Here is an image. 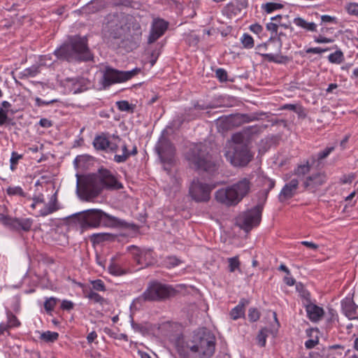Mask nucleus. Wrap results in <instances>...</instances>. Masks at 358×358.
Listing matches in <instances>:
<instances>
[{
    "label": "nucleus",
    "mask_w": 358,
    "mask_h": 358,
    "mask_svg": "<svg viewBox=\"0 0 358 358\" xmlns=\"http://www.w3.org/2000/svg\"><path fill=\"white\" fill-rule=\"evenodd\" d=\"M327 50V49H322L321 48H310L306 50L307 53L320 54Z\"/></svg>",
    "instance_id": "bf43d9fd"
},
{
    "label": "nucleus",
    "mask_w": 358,
    "mask_h": 358,
    "mask_svg": "<svg viewBox=\"0 0 358 358\" xmlns=\"http://www.w3.org/2000/svg\"><path fill=\"white\" fill-rule=\"evenodd\" d=\"M252 187L251 180L242 178L231 185L217 190L215 197L217 202L226 206H234L250 194Z\"/></svg>",
    "instance_id": "20e7f679"
},
{
    "label": "nucleus",
    "mask_w": 358,
    "mask_h": 358,
    "mask_svg": "<svg viewBox=\"0 0 358 358\" xmlns=\"http://www.w3.org/2000/svg\"><path fill=\"white\" fill-rule=\"evenodd\" d=\"M278 28V26L277 25V24L273 23V22H269V23H268L266 24L267 30L270 31L272 33V34H277Z\"/></svg>",
    "instance_id": "4d7b16f0"
},
{
    "label": "nucleus",
    "mask_w": 358,
    "mask_h": 358,
    "mask_svg": "<svg viewBox=\"0 0 358 358\" xmlns=\"http://www.w3.org/2000/svg\"><path fill=\"white\" fill-rule=\"evenodd\" d=\"M6 192L8 195L10 196L19 195L23 197L26 196V194L24 192L23 189L19 186L8 187L6 189Z\"/></svg>",
    "instance_id": "e433bc0d"
},
{
    "label": "nucleus",
    "mask_w": 358,
    "mask_h": 358,
    "mask_svg": "<svg viewBox=\"0 0 358 358\" xmlns=\"http://www.w3.org/2000/svg\"><path fill=\"white\" fill-rule=\"evenodd\" d=\"M250 29L251 31L259 34L262 31L263 27L259 24H253L250 26Z\"/></svg>",
    "instance_id": "6e6d98bb"
},
{
    "label": "nucleus",
    "mask_w": 358,
    "mask_h": 358,
    "mask_svg": "<svg viewBox=\"0 0 358 358\" xmlns=\"http://www.w3.org/2000/svg\"><path fill=\"white\" fill-rule=\"evenodd\" d=\"M335 149L334 146L327 147L324 150L317 153V160H322L327 158L329 154Z\"/></svg>",
    "instance_id": "79ce46f5"
},
{
    "label": "nucleus",
    "mask_w": 358,
    "mask_h": 358,
    "mask_svg": "<svg viewBox=\"0 0 358 358\" xmlns=\"http://www.w3.org/2000/svg\"><path fill=\"white\" fill-rule=\"evenodd\" d=\"M69 220V222L78 224L82 229L96 228L100 226L111 228H127L129 227L125 221L109 215L100 209L84 210L70 216Z\"/></svg>",
    "instance_id": "f03ea898"
},
{
    "label": "nucleus",
    "mask_w": 358,
    "mask_h": 358,
    "mask_svg": "<svg viewBox=\"0 0 358 358\" xmlns=\"http://www.w3.org/2000/svg\"><path fill=\"white\" fill-rule=\"evenodd\" d=\"M35 101H36V105L37 106L40 107L42 106H48L50 104L56 103L58 101V100L57 99H51V100H48V101H44V100L41 99V98L36 97L35 99Z\"/></svg>",
    "instance_id": "3c124183"
},
{
    "label": "nucleus",
    "mask_w": 358,
    "mask_h": 358,
    "mask_svg": "<svg viewBox=\"0 0 358 358\" xmlns=\"http://www.w3.org/2000/svg\"><path fill=\"white\" fill-rule=\"evenodd\" d=\"M275 332L273 330H269L267 328H263L259 331L257 336V344L260 347H264L266 342V338L269 334H274Z\"/></svg>",
    "instance_id": "cd10ccee"
},
{
    "label": "nucleus",
    "mask_w": 358,
    "mask_h": 358,
    "mask_svg": "<svg viewBox=\"0 0 358 358\" xmlns=\"http://www.w3.org/2000/svg\"><path fill=\"white\" fill-rule=\"evenodd\" d=\"M59 209V206L57 200V194L55 192L53 194L49 201L45 204V206L38 210L37 216L45 217L50 214H52Z\"/></svg>",
    "instance_id": "aec40b11"
},
{
    "label": "nucleus",
    "mask_w": 358,
    "mask_h": 358,
    "mask_svg": "<svg viewBox=\"0 0 358 358\" xmlns=\"http://www.w3.org/2000/svg\"><path fill=\"white\" fill-rule=\"evenodd\" d=\"M7 324L1 323L0 326H3L5 327V332H8L10 328L12 327H18L20 325V322L18 320L17 317L13 315L11 312L7 313Z\"/></svg>",
    "instance_id": "a878e982"
},
{
    "label": "nucleus",
    "mask_w": 358,
    "mask_h": 358,
    "mask_svg": "<svg viewBox=\"0 0 358 358\" xmlns=\"http://www.w3.org/2000/svg\"><path fill=\"white\" fill-rule=\"evenodd\" d=\"M97 337V334L95 331H92L87 336L88 343H92Z\"/></svg>",
    "instance_id": "774afa93"
},
{
    "label": "nucleus",
    "mask_w": 358,
    "mask_h": 358,
    "mask_svg": "<svg viewBox=\"0 0 358 358\" xmlns=\"http://www.w3.org/2000/svg\"><path fill=\"white\" fill-rule=\"evenodd\" d=\"M232 143L227 148L224 156L234 166H245L253 158L242 133H236L231 137Z\"/></svg>",
    "instance_id": "423d86ee"
},
{
    "label": "nucleus",
    "mask_w": 358,
    "mask_h": 358,
    "mask_svg": "<svg viewBox=\"0 0 358 358\" xmlns=\"http://www.w3.org/2000/svg\"><path fill=\"white\" fill-rule=\"evenodd\" d=\"M59 334L57 332L47 331L41 335V338L45 342H55L58 339Z\"/></svg>",
    "instance_id": "473e14b6"
},
{
    "label": "nucleus",
    "mask_w": 358,
    "mask_h": 358,
    "mask_svg": "<svg viewBox=\"0 0 358 358\" xmlns=\"http://www.w3.org/2000/svg\"><path fill=\"white\" fill-rule=\"evenodd\" d=\"M321 20L322 22H335L336 23V18L330 15H322Z\"/></svg>",
    "instance_id": "e2e57ef3"
},
{
    "label": "nucleus",
    "mask_w": 358,
    "mask_h": 358,
    "mask_svg": "<svg viewBox=\"0 0 358 358\" xmlns=\"http://www.w3.org/2000/svg\"><path fill=\"white\" fill-rule=\"evenodd\" d=\"M84 293L85 296L89 299L90 300L92 301L94 303H97L101 305H103L106 302V299L103 297H102L96 292H94L92 289H90L89 291L85 290Z\"/></svg>",
    "instance_id": "c85d7f7f"
},
{
    "label": "nucleus",
    "mask_w": 358,
    "mask_h": 358,
    "mask_svg": "<svg viewBox=\"0 0 358 358\" xmlns=\"http://www.w3.org/2000/svg\"><path fill=\"white\" fill-rule=\"evenodd\" d=\"M108 271L114 275H121L124 273V270L119 265L114 263L108 266Z\"/></svg>",
    "instance_id": "a19ab883"
},
{
    "label": "nucleus",
    "mask_w": 358,
    "mask_h": 358,
    "mask_svg": "<svg viewBox=\"0 0 358 358\" xmlns=\"http://www.w3.org/2000/svg\"><path fill=\"white\" fill-rule=\"evenodd\" d=\"M140 71L139 69H134L131 71H122L113 69L110 66H106L103 71L101 84L104 89L117 83L127 81L137 75Z\"/></svg>",
    "instance_id": "9d476101"
},
{
    "label": "nucleus",
    "mask_w": 358,
    "mask_h": 358,
    "mask_svg": "<svg viewBox=\"0 0 358 358\" xmlns=\"http://www.w3.org/2000/svg\"><path fill=\"white\" fill-rule=\"evenodd\" d=\"M39 124L44 128H50L52 126V122L47 118H41L39 121Z\"/></svg>",
    "instance_id": "13d9d810"
},
{
    "label": "nucleus",
    "mask_w": 358,
    "mask_h": 358,
    "mask_svg": "<svg viewBox=\"0 0 358 358\" xmlns=\"http://www.w3.org/2000/svg\"><path fill=\"white\" fill-rule=\"evenodd\" d=\"M22 157V155H19L15 152H13L10 157V169L11 170H14L15 169V165L17 164L18 161Z\"/></svg>",
    "instance_id": "a18cd8bd"
},
{
    "label": "nucleus",
    "mask_w": 358,
    "mask_h": 358,
    "mask_svg": "<svg viewBox=\"0 0 358 358\" xmlns=\"http://www.w3.org/2000/svg\"><path fill=\"white\" fill-rule=\"evenodd\" d=\"M55 54L57 58L69 62L74 59L89 61L92 57L87 47V38L78 36L71 37L69 42L57 49Z\"/></svg>",
    "instance_id": "39448f33"
},
{
    "label": "nucleus",
    "mask_w": 358,
    "mask_h": 358,
    "mask_svg": "<svg viewBox=\"0 0 358 358\" xmlns=\"http://www.w3.org/2000/svg\"><path fill=\"white\" fill-rule=\"evenodd\" d=\"M342 310L350 320L358 319V306L352 299L346 298L341 302Z\"/></svg>",
    "instance_id": "6ab92c4d"
},
{
    "label": "nucleus",
    "mask_w": 358,
    "mask_h": 358,
    "mask_svg": "<svg viewBox=\"0 0 358 358\" xmlns=\"http://www.w3.org/2000/svg\"><path fill=\"white\" fill-rule=\"evenodd\" d=\"M187 159L194 168L199 171L214 172L216 164L209 155L208 148L206 145L199 143L194 145L187 154Z\"/></svg>",
    "instance_id": "6e6552de"
},
{
    "label": "nucleus",
    "mask_w": 358,
    "mask_h": 358,
    "mask_svg": "<svg viewBox=\"0 0 358 358\" xmlns=\"http://www.w3.org/2000/svg\"><path fill=\"white\" fill-rule=\"evenodd\" d=\"M121 146L122 154L115 155L114 156V161L117 163L124 162L131 155H136L137 154L136 147H134L131 152H129L125 143L122 144Z\"/></svg>",
    "instance_id": "4be33fe9"
},
{
    "label": "nucleus",
    "mask_w": 358,
    "mask_h": 358,
    "mask_svg": "<svg viewBox=\"0 0 358 358\" xmlns=\"http://www.w3.org/2000/svg\"><path fill=\"white\" fill-rule=\"evenodd\" d=\"M155 150L157 152L162 163L164 164H171L173 163L175 155V148L168 138L164 136H162L155 145Z\"/></svg>",
    "instance_id": "f8f14e48"
},
{
    "label": "nucleus",
    "mask_w": 358,
    "mask_h": 358,
    "mask_svg": "<svg viewBox=\"0 0 358 358\" xmlns=\"http://www.w3.org/2000/svg\"><path fill=\"white\" fill-rule=\"evenodd\" d=\"M326 180L327 176L324 173H316L308 176L303 182V186L305 189L315 192Z\"/></svg>",
    "instance_id": "a211bd4d"
},
{
    "label": "nucleus",
    "mask_w": 358,
    "mask_h": 358,
    "mask_svg": "<svg viewBox=\"0 0 358 358\" xmlns=\"http://www.w3.org/2000/svg\"><path fill=\"white\" fill-rule=\"evenodd\" d=\"M38 73V68L37 66H31V68L26 69L24 71V76L34 77Z\"/></svg>",
    "instance_id": "8fccbe9b"
},
{
    "label": "nucleus",
    "mask_w": 358,
    "mask_h": 358,
    "mask_svg": "<svg viewBox=\"0 0 358 358\" xmlns=\"http://www.w3.org/2000/svg\"><path fill=\"white\" fill-rule=\"evenodd\" d=\"M117 108L120 111H125L133 113L134 106L131 105L127 101H120L116 103Z\"/></svg>",
    "instance_id": "72a5a7b5"
},
{
    "label": "nucleus",
    "mask_w": 358,
    "mask_h": 358,
    "mask_svg": "<svg viewBox=\"0 0 358 358\" xmlns=\"http://www.w3.org/2000/svg\"><path fill=\"white\" fill-rule=\"evenodd\" d=\"M73 303L71 301L64 300L62 302L61 308L63 310H70L73 309Z\"/></svg>",
    "instance_id": "864d4df0"
},
{
    "label": "nucleus",
    "mask_w": 358,
    "mask_h": 358,
    "mask_svg": "<svg viewBox=\"0 0 358 358\" xmlns=\"http://www.w3.org/2000/svg\"><path fill=\"white\" fill-rule=\"evenodd\" d=\"M214 188L215 185L194 180L189 187V194L196 201H208L210 198V192Z\"/></svg>",
    "instance_id": "9b49d317"
},
{
    "label": "nucleus",
    "mask_w": 358,
    "mask_h": 358,
    "mask_svg": "<svg viewBox=\"0 0 358 358\" xmlns=\"http://www.w3.org/2000/svg\"><path fill=\"white\" fill-rule=\"evenodd\" d=\"M0 222L12 229H22L24 231H29L32 225V220L30 218H13L4 215H0Z\"/></svg>",
    "instance_id": "2eb2a0df"
},
{
    "label": "nucleus",
    "mask_w": 358,
    "mask_h": 358,
    "mask_svg": "<svg viewBox=\"0 0 358 358\" xmlns=\"http://www.w3.org/2000/svg\"><path fill=\"white\" fill-rule=\"evenodd\" d=\"M216 77L220 82H224L227 80V73L223 69H218L215 72Z\"/></svg>",
    "instance_id": "de8ad7c7"
},
{
    "label": "nucleus",
    "mask_w": 358,
    "mask_h": 358,
    "mask_svg": "<svg viewBox=\"0 0 358 358\" xmlns=\"http://www.w3.org/2000/svg\"><path fill=\"white\" fill-rule=\"evenodd\" d=\"M127 250L131 253L136 262L142 268L152 264L154 262L153 252L150 249L130 245L127 248Z\"/></svg>",
    "instance_id": "ddd939ff"
},
{
    "label": "nucleus",
    "mask_w": 358,
    "mask_h": 358,
    "mask_svg": "<svg viewBox=\"0 0 358 358\" xmlns=\"http://www.w3.org/2000/svg\"><path fill=\"white\" fill-rule=\"evenodd\" d=\"M59 300L55 297H50L46 299L44 302V308L46 312L50 313L52 311Z\"/></svg>",
    "instance_id": "f704fd0d"
},
{
    "label": "nucleus",
    "mask_w": 358,
    "mask_h": 358,
    "mask_svg": "<svg viewBox=\"0 0 358 358\" xmlns=\"http://www.w3.org/2000/svg\"><path fill=\"white\" fill-rule=\"evenodd\" d=\"M275 45L277 48V51L275 53H260L262 57L268 62H274L277 64H282L287 61V57L283 56L280 54L282 43L280 40L275 41L270 40L268 43L264 44L259 45L258 46V49L259 50H268L270 48L271 45Z\"/></svg>",
    "instance_id": "4468645a"
},
{
    "label": "nucleus",
    "mask_w": 358,
    "mask_h": 358,
    "mask_svg": "<svg viewBox=\"0 0 358 358\" xmlns=\"http://www.w3.org/2000/svg\"><path fill=\"white\" fill-rule=\"evenodd\" d=\"M354 179V175L343 176L341 178V182L343 184L351 183Z\"/></svg>",
    "instance_id": "0e129e2a"
},
{
    "label": "nucleus",
    "mask_w": 358,
    "mask_h": 358,
    "mask_svg": "<svg viewBox=\"0 0 358 358\" xmlns=\"http://www.w3.org/2000/svg\"><path fill=\"white\" fill-rule=\"evenodd\" d=\"M169 23L163 19H154L151 25L150 32L148 38L149 44L153 43L162 36L168 29Z\"/></svg>",
    "instance_id": "dca6fc26"
},
{
    "label": "nucleus",
    "mask_w": 358,
    "mask_h": 358,
    "mask_svg": "<svg viewBox=\"0 0 358 358\" xmlns=\"http://www.w3.org/2000/svg\"><path fill=\"white\" fill-rule=\"evenodd\" d=\"M76 190L85 201L96 197L103 189H120L123 187L115 176L108 169H100L98 172L87 176L76 174Z\"/></svg>",
    "instance_id": "f257e3e1"
},
{
    "label": "nucleus",
    "mask_w": 358,
    "mask_h": 358,
    "mask_svg": "<svg viewBox=\"0 0 358 358\" xmlns=\"http://www.w3.org/2000/svg\"><path fill=\"white\" fill-rule=\"evenodd\" d=\"M329 61L334 64H341L344 59V56L341 50H336L330 54L328 57Z\"/></svg>",
    "instance_id": "7c9ffc66"
},
{
    "label": "nucleus",
    "mask_w": 358,
    "mask_h": 358,
    "mask_svg": "<svg viewBox=\"0 0 358 358\" xmlns=\"http://www.w3.org/2000/svg\"><path fill=\"white\" fill-rule=\"evenodd\" d=\"M108 143L109 140L103 135L96 136L93 141L94 148L99 150H106Z\"/></svg>",
    "instance_id": "bb28decb"
},
{
    "label": "nucleus",
    "mask_w": 358,
    "mask_h": 358,
    "mask_svg": "<svg viewBox=\"0 0 358 358\" xmlns=\"http://www.w3.org/2000/svg\"><path fill=\"white\" fill-rule=\"evenodd\" d=\"M196 116H197V114L194 113V114L191 115L188 113H185V114L182 117V120L178 118V120H173L174 126L177 124V122H178V124L177 126L179 127V126H180V124H182V122L183 121H185V120L189 121L191 120L194 119Z\"/></svg>",
    "instance_id": "c03bdc74"
},
{
    "label": "nucleus",
    "mask_w": 358,
    "mask_h": 358,
    "mask_svg": "<svg viewBox=\"0 0 358 358\" xmlns=\"http://www.w3.org/2000/svg\"><path fill=\"white\" fill-rule=\"evenodd\" d=\"M265 185L267 186V189L262 193L264 195V201L262 203H264L266 201L268 194L275 187V182L272 179L268 178L265 180Z\"/></svg>",
    "instance_id": "58836bf2"
},
{
    "label": "nucleus",
    "mask_w": 358,
    "mask_h": 358,
    "mask_svg": "<svg viewBox=\"0 0 358 358\" xmlns=\"http://www.w3.org/2000/svg\"><path fill=\"white\" fill-rule=\"evenodd\" d=\"M8 112V110H4L2 108H0V125H3L8 120L7 113Z\"/></svg>",
    "instance_id": "603ef678"
},
{
    "label": "nucleus",
    "mask_w": 358,
    "mask_h": 358,
    "mask_svg": "<svg viewBox=\"0 0 358 358\" xmlns=\"http://www.w3.org/2000/svg\"><path fill=\"white\" fill-rule=\"evenodd\" d=\"M176 291L171 286L157 281L149 282L141 295L136 298L132 306H141L145 301H161L175 296Z\"/></svg>",
    "instance_id": "0eeeda50"
},
{
    "label": "nucleus",
    "mask_w": 358,
    "mask_h": 358,
    "mask_svg": "<svg viewBox=\"0 0 358 358\" xmlns=\"http://www.w3.org/2000/svg\"><path fill=\"white\" fill-rule=\"evenodd\" d=\"M307 316L312 322H316L322 319L324 315L322 308L317 306L313 303H304Z\"/></svg>",
    "instance_id": "412c9836"
},
{
    "label": "nucleus",
    "mask_w": 358,
    "mask_h": 358,
    "mask_svg": "<svg viewBox=\"0 0 358 358\" xmlns=\"http://www.w3.org/2000/svg\"><path fill=\"white\" fill-rule=\"evenodd\" d=\"M298 187V179H292L289 182L286 183L281 189L278 195L279 201L282 202L292 198L296 194Z\"/></svg>",
    "instance_id": "f3484780"
},
{
    "label": "nucleus",
    "mask_w": 358,
    "mask_h": 358,
    "mask_svg": "<svg viewBox=\"0 0 358 358\" xmlns=\"http://www.w3.org/2000/svg\"><path fill=\"white\" fill-rule=\"evenodd\" d=\"M33 201L35 202V203H45V199L43 194H38V195H35L32 198Z\"/></svg>",
    "instance_id": "052dcab7"
},
{
    "label": "nucleus",
    "mask_w": 358,
    "mask_h": 358,
    "mask_svg": "<svg viewBox=\"0 0 358 358\" xmlns=\"http://www.w3.org/2000/svg\"><path fill=\"white\" fill-rule=\"evenodd\" d=\"M122 140L118 136L113 135L112 139L109 140V143L107 149L112 152L117 151L119 145L121 143Z\"/></svg>",
    "instance_id": "c756f323"
},
{
    "label": "nucleus",
    "mask_w": 358,
    "mask_h": 358,
    "mask_svg": "<svg viewBox=\"0 0 358 358\" xmlns=\"http://www.w3.org/2000/svg\"><path fill=\"white\" fill-rule=\"evenodd\" d=\"M259 316H260V315H259V313L257 310V309L254 308H251L249 309L248 317L251 322L257 321L259 318Z\"/></svg>",
    "instance_id": "49530a36"
},
{
    "label": "nucleus",
    "mask_w": 358,
    "mask_h": 358,
    "mask_svg": "<svg viewBox=\"0 0 358 358\" xmlns=\"http://www.w3.org/2000/svg\"><path fill=\"white\" fill-rule=\"evenodd\" d=\"M227 262L229 263V271L231 273L234 272L236 269H238L240 267V262L238 260V257L237 256L234 257H230L227 259Z\"/></svg>",
    "instance_id": "c9c22d12"
},
{
    "label": "nucleus",
    "mask_w": 358,
    "mask_h": 358,
    "mask_svg": "<svg viewBox=\"0 0 358 358\" xmlns=\"http://www.w3.org/2000/svg\"><path fill=\"white\" fill-rule=\"evenodd\" d=\"M301 243L303 245H304L308 248H310L313 250H316L318 248V245L313 242L304 241H301Z\"/></svg>",
    "instance_id": "680f3d73"
},
{
    "label": "nucleus",
    "mask_w": 358,
    "mask_h": 358,
    "mask_svg": "<svg viewBox=\"0 0 358 358\" xmlns=\"http://www.w3.org/2000/svg\"><path fill=\"white\" fill-rule=\"evenodd\" d=\"M315 41L317 43H331L333 40L322 36H319L315 38Z\"/></svg>",
    "instance_id": "5fc2aeb1"
},
{
    "label": "nucleus",
    "mask_w": 358,
    "mask_h": 358,
    "mask_svg": "<svg viewBox=\"0 0 358 358\" xmlns=\"http://www.w3.org/2000/svg\"><path fill=\"white\" fill-rule=\"evenodd\" d=\"M178 352L185 355L189 350L193 358H210L215 353V338L206 329H199L194 332L192 339L186 343L185 347L177 343Z\"/></svg>",
    "instance_id": "7ed1b4c3"
},
{
    "label": "nucleus",
    "mask_w": 358,
    "mask_h": 358,
    "mask_svg": "<svg viewBox=\"0 0 358 358\" xmlns=\"http://www.w3.org/2000/svg\"><path fill=\"white\" fill-rule=\"evenodd\" d=\"M346 8L348 13L358 16V3H350L348 4Z\"/></svg>",
    "instance_id": "09e8293b"
},
{
    "label": "nucleus",
    "mask_w": 358,
    "mask_h": 358,
    "mask_svg": "<svg viewBox=\"0 0 358 358\" xmlns=\"http://www.w3.org/2000/svg\"><path fill=\"white\" fill-rule=\"evenodd\" d=\"M310 167L307 163L306 164L299 165L295 170L294 173L298 176H303L310 171Z\"/></svg>",
    "instance_id": "ea45409f"
},
{
    "label": "nucleus",
    "mask_w": 358,
    "mask_h": 358,
    "mask_svg": "<svg viewBox=\"0 0 358 358\" xmlns=\"http://www.w3.org/2000/svg\"><path fill=\"white\" fill-rule=\"evenodd\" d=\"M92 289L96 291L104 292L106 291V286L101 280H96L92 281Z\"/></svg>",
    "instance_id": "37998d69"
},
{
    "label": "nucleus",
    "mask_w": 358,
    "mask_h": 358,
    "mask_svg": "<svg viewBox=\"0 0 358 358\" xmlns=\"http://www.w3.org/2000/svg\"><path fill=\"white\" fill-rule=\"evenodd\" d=\"M285 283L288 286H292L295 284L296 280L291 276H285L283 279Z\"/></svg>",
    "instance_id": "338daca9"
},
{
    "label": "nucleus",
    "mask_w": 358,
    "mask_h": 358,
    "mask_svg": "<svg viewBox=\"0 0 358 358\" xmlns=\"http://www.w3.org/2000/svg\"><path fill=\"white\" fill-rule=\"evenodd\" d=\"M283 5L280 3L269 2L262 6V8L266 13H270L275 10H279L283 8Z\"/></svg>",
    "instance_id": "2f4dec72"
},
{
    "label": "nucleus",
    "mask_w": 358,
    "mask_h": 358,
    "mask_svg": "<svg viewBox=\"0 0 358 358\" xmlns=\"http://www.w3.org/2000/svg\"><path fill=\"white\" fill-rule=\"evenodd\" d=\"M294 23L297 27H299L308 31H316L317 25L314 22H308L301 17H296L294 19Z\"/></svg>",
    "instance_id": "393cba45"
},
{
    "label": "nucleus",
    "mask_w": 358,
    "mask_h": 358,
    "mask_svg": "<svg viewBox=\"0 0 358 358\" xmlns=\"http://www.w3.org/2000/svg\"><path fill=\"white\" fill-rule=\"evenodd\" d=\"M245 303H248V301L245 299H242L239 303L231 310L230 317L231 319L236 320L244 316Z\"/></svg>",
    "instance_id": "b1692460"
},
{
    "label": "nucleus",
    "mask_w": 358,
    "mask_h": 358,
    "mask_svg": "<svg viewBox=\"0 0 358 358\" xmlns=\"http://www.w3.org/2000/svg\"><path fill=\"white\" fill-rule=\"evenodd\" d=\"M117 236L109 233L94 234L91 236V241L95 244H99L103 241H114Z\"/></svg>",
    "instance_id": "5701e85b"
},
{
    "label": "nucleus",
    "mask_w": 358,
    "mask_h": 358,
    "mask_svg": "<svg viewBox=\"0 0 358 358\" xmlns=\"http://www.w3.org/2000/svg\"><path fill=\"white\" fill-rule=\"evenodd\" d=\"M264 203H258L250 210L239 214L236 218V224L245 231H250L261 222Z\"/></svg>",
    "instance_id": "1a4fd4ad"
},
{
    "label": "nucleus",
    "mask_w": 358,
    "mask_h": 358,
    "mask_svg": "<svg viewBox=\"0 0 358 358\" xmlns=\"http://www.w3.org/2000/svg\"><path fill=\"white\" fill-rule=\"evenodd\" d=\"M241 43L244 48H252L254 46V40L248 34H244L241 38Z\"/></svg>",
    "instance_id": "4c0bfd02"
},
{
    "label": "nucleus",
    "mask_w": 358,
    "mask_h": 358,
    "mask_svg": "<svg viewBox=\"0 0 358 358\" xmlns=\"http://www.w3.org/2000/svg\"><path fill=\"white\" fill-rule=\"evenodd\" d=\"M317 343H318L317 340L315 341L313 339H309L306 341L305 346L308 349H312L317 344Z\"/></svg>",
    "instance_id": "69168bd1"
}]
</instances>
